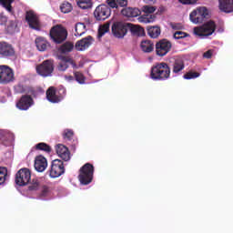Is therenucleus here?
Instances as JSON below:
<instances>
[{"label": "nucleus", "instance_id": "f257e3e1", "mask_svg": "<svg viewBox=\"0 0 233 233\" xmlns=\"http://www.w3.org/2000/svg\"><path fill=\"white\" fill-rule=\"evenodd\" d=\"M150 77L154 81H167L170 79V67L165 62L156 63L151 67Z\"/></svg>", "mask_w": 233, "mask_h": 233}, {"label": "nucleus", "instance_id": "f03ea898", "mask_svg": "<svg viewBox=\"0 0 233 233\" xmlns=\"http://www.w3.org/2000/svg\"><path fill=\"white\" fill-rule=\"evenodd\" d=\"M94 179V165L90 163L85 164L79 169L78 180L81 185H90Z\"/></svg>", "mask_w": 233, "mask_h": 233}, {"label": "nucleus", "instance_id": "7ed1b4c3", "mask_svg": "<svg viewBox=\"0 0 233 233\" xmlns=\"http://www.w3.org/2000/svg\"><path fill=\"white\" fill-rule=\"evenodd\" d=\"M49 35L51 39L56 45H61V43H65L66 41V37H68V31L63 25H56L50 29Z\"/></svg>", "mask_w": 233, "mask_h": 233}, {"label": "nucleus", "instance_id": "20e7f679", "mask_svg": "<svg viewBox=\"0 0 233 233\" xmlns=\"http://www.w3.org/2000/svg\"><path fill=\"white\" fill-rule=\"evenodd\" d=\"M193 32L198 37H208V35H212L216 32V22L209 20L200 26L194 27Z\"/></svg>", "mask_w": 233, "mask_h": 233}, {"label": "nucleus", "instance_id": "39448f33", "mask_svg": "<svg viewBox=\"0 0 233 233\" xmlns=\"http://www.w3.org/2000/svg\"><path fill=\"white\" fill-rule=\"evenodd\" d=\"M32 179V171L26 167L19 169L15 174V183L18 187H26Z\"/></svg>", "mask_w": 233, "mask_h": 233}, {"label": "nucleus", "instance_id": "423d86ee", "mask_svg": "<svg viewBox=\"0 0 233 233\" xmlns=\"http://www.w3.org/2000/svg\"><path fill=\"white\" fill-rule=\"evenodd\" d=\"M60 92L62 93L57 94L56 87L50 86L46 92L47 101H49V103H61L66 96V89L61 88Z\"/></svg>", "mask_w": 233, "mask_h": 233}, {"label": "nucleus", "instance_id": "0eeeda50", "mask_svg": "<svg viewBox=\"0 0 233 233\" xmlns=\"http://www.w3.org/2000/svg\"><path fill=\"white\" fill-rule=\"evenodd\" d=\"M112 7H109L107 4H101L96 7L94 11V17L96 21H106L112 15Z\"/></svg>", "mask_w": 233, "mask_h": 233}, {"label": "nucleus", "instance_id": "6e6552de", "mask_svg": "<svg viewBox=\"0 0 233 233\" xmlns=\"http://www.w3.org/2000/svg\"><path fill=\"white\" fill-rule=\"evenodd\" d=\"M208 17V9L207 7H198L193 10L189 15V19L191 23L195 25H199Z\"/></svg>", "mask_w": 233, "mask_h": 233}, {"label": "nucleus", "instance_id": "1a4fd4ad", "mask_svg": "<svg viewBox=\"0 0 233 233\" xmlns=\"http://www.w3.org/2000/svg\"><path fill=\"white\" fill-rule=\"evenodd\" d=\"M36 73L42 77H49L54 73V60L47 59L36 66Z\"/></svg>", "mask_w": 233, "mask_h": 233}, {"label": "nucleus", "instance_id": "9d476101", "mask_svg": "<svg viewBox=\"0 0 233 233\" xmlns=\"http://www.w3.org/2000/svg\"><path fill=\"white\" fill-rule=\"evenodd\" d=\"M170 50H172V43L167 39L164 38L157 42L156 52L157 56H159V57H164Z\"/></svg>", "mask_w": 233, "mask_h": 233}, {"label": "nucleus", "instance_id": "9b49d317", "mask_svg": "<svg viewBox=\"0 0 233 233\" xmlns=\"http://www.w3.org/2000/svg\"><path fill=\"white\" fill-rule=\"evenodd\" d=\"M14 81V70L8 66H0V84L8 85Z\"/></svg>", "mask_w": 233, "mask_h": 233}, {"label": "nucleus", "instance_id": "f8f14e48", "mask_svg": "<svg viewBox=\"0 0 233 233\" xmlns=\"http://www.w3.org/2000/svg\"><path fill=\"white\" fill-rule=\"evenodd\" d=\"M127 31L128 29L127 28V25L120 21L114 22L111 26V32L113 35L115 37H117L118 39H122V37H125Z\"/></svg>", "mask_w": 233, "mask_h": 233}, {"label": "nucleus", "instance_id": "ddd939ff", "mask_svg": "<svg viewBox=\"0 0 233 233\" xmlns=\"http://www.w3.org/2000/svg\"><path fill=\"white\" fill-rule=\"evenodd\" d=\"M63 174H65V165L63 161L59 159L53 160L49 173L50 177H59V176H63Z\"/></svg>", "mask_w": 233, "mask_h": 233}, {"label": "nucleus", "instance_id": "4468645a", "mask_svg": "<svg viewBox=\"0 0 233 233\" xmlns=\"http://www.w3.org/2000/svg\"><path fill=\"white\" fill-rule=\"evenodd\" d=\"M25 21L28 23L30 28L33 30H41V25H39V17L34 13V11H27L25 14Z\"/></svg>", "mask_w": 233, "mask_h": 233}, {"label": "nucleus", "instance_id": "2eb2a0df", "mask_svg": "<svg viewBox=\"0 0 233 233\" xmlns=\"http://www.w3.org/2000/svg\"><path fill=\"white\" fill-rule=\"evenodd\" d=\"M32 105H34V98L29 95H24L17 101L16 108H19V110H28Z\"/></svg>", "mask_w": 233, "mask_h": 233}, {"label": "nucleus", "instance_id": "dca6fc26", "mask_svg": "<svg viewBox=\"0 0 233 233\" xmlns=\"http://www.w3.org/2000/svg\"><path fill=\"white\" fill-rule=\"evenodd\" d=\"M0 56L2 57H14L15 56V49L6 42H0Z\"/></svg>", "mask_w": 233, "mask_h": 233}, {"label": "nucleus", "instance_id": "f3484780", "mask_svg": "<svg viewBox=\"0 0 233 233\" xmlns=\"http://www.w3.org/2000/svg\"><path fill=\"white\" fill-rule=\"evenodd\" d=\"M92 43H94V37H92L91 35L82 38L76 43V50L83 52V50H86V48H88L92 45Z\"/></svg>", "mask_w": 233, "mask_h": 233}, {"label": "nucleus", "instance_id": "a211bd4d", "mask_svg": "<svg viewBox=\"0 0 233 233\" xmlns=\"http://www.w3.org/2000/svg\"><path fill=\"white\" fill-rule=\"evenodd\" d=\"M46 167H48V161L46 157L39 155L35 158V169L36 172H45L46 170Z\"/></svg>", "mask_w": 233, "mask_h": 233}, {"label": "nucleus", "instance_id": "6ab92c4d", "mask_svg": "<svg viewBox=\"0 0 233 233\" xmlns=\"http://www.w3.org/2000/svg\"><path fill=\"white\" fill-rule=\"evenodd\" d=\"M56 154L63 159L64 161H70V151L68 147H66L63 144H58L56 147Z\"/></svg>", "mask_w": 233, "mask_h": 233}, {"label": "nucleus", "instance_id": "aec40b11", "mask_svg": "<svg viewBox=\"0 0 233 233\" xmlns=\"http://www.w3.org/2000/svg\"><path fill=\"white\" fill-rule=\"evenodd\" d=\"M120 12L124 17H137V15H141V10L137 7H124Z\"/></svg>", "mask_w": 233, "mask_h": 233}, {"label": "nucleus", "instance_id": "412c9836", "mask_svg": "<svg viewBox=\"0 0 233 233\" xmlns=\"http://www.w3.org/2000/svg\"><path fill=\"white\" fill-rule=\"evenodd\" d=\"M107 6L109 8L119 10V8L128 6V0H107Z\"/></svg>", "mask_w": 233, "mask_h": 233}, {"label": "nucleus", "instance_id": "4be33fe9", "mask_svg": "<svg viewBox=\"0 0 233 233\" xmlns=\"http://www.w3.org/2000/svg\"><path fill=\"white\" fill-rule=\"evenodd\" d=\"M35 43L39 52H45L50 46V43H48V40L42 36L36 37Z\"/></svg>", "mask_w": 233, "mask_h": 233}, {"label": "nucleus", "instance_id": "5701e85b", "mask_svg": "<svg viewBox=\"0 0 233 233\" xmlns=\"http://www.w3.org/2000/svg\"><path fill=\"white\" fill-rule=\"evenodd\" d=\"M219 9L221 12L230 14L233 12V0H219Z\"/></svg>", "mask_w": 233, "mask_h": 233}, {"label": "nucleus", "instance_id": "b1692460", "mask_svg": "<svg viewBox=\"0 0 233 233\" xmlns=\"http://www.w3.org/2000/svg\"><path fill=\"white\" fill-rule=\"evenodd\" d=\"M140 47L142 52L145 54H150V52H154V43L150 40H143L140 44Z\"/></svg>", "mask_w": 233, "mask_h": 233}, {"label": "nucleus", "instance_id": "393cba45", "mask_svg": "<svg viewBox=\"0 0 233 233\" xmlns=\"http://www.w3.org/2000/svg\"><path fill=\"white\" fill-rule=\"evenodd\" d=\"M182 70H185V62L181 59H175L172 64L173 74H179Z\"/></svg>", "mask_w": 233, "mask_h": 233}, {"label": "nucleus", "instance_id": "a878e982", "mask_svg": "<svg viewBox=\"0 0 233 233\" xmlns=\"http://www.w3.org/2000/svg\"><path fill=\"white\" fill-rule=\"evenodd\" d=\"M147 35L152 39H157L161 35V28L159 26H147Z\"/></svg>", "mask_w": 233, "mask_h": 233}, {"label": "nucleus", "instance_id": "bb28decb", "mask_svg": "<svg viewBox=\"0 0 233 233\" xmlns=\"http://www.w3.org/2000/svg\"><path fill=\"white\" fill-rule=\"evenodd\" d=\"M75 35L76 37H81V35H83V34L86 33V25H85V23H76V26H75Z\"/></svg>", "mask_w": 233, "mask_h": 233}, {"label": "nucleus", "instance_id": "cd10ccee", "mask_svg": "<svg viewBox=\"0 0 233 233\" xmlns=\"http://www.w3.org/2000/svg\"><path fill=\"white\" fill-rule=\"evenodd\" d=\"M74 50V43L72 42H66L58 48L60 54H69Z\"/></svg>", "mask_w": 233, "mask_h": 233}, {"label": "nucleus", "instance_id": "c85d7f7f", "mask_svg": "<svg viewBox=\"0 0 233 233\" xmlns=\"http://www.w3.org/2000/svg\"><path fill=\"white\" fill-rule=\"evenodd\" d=\"M60 61L58 64V70L59 72H65L68 68V56H60Z\"/></svg>", "mask_w": 233, "mask_h": 233}, {"label": "nucleus", "instance_id": "c756f323", "mask_svg": "<svg viewBox=\"0 0 233 233\" xmlns=\"http://www.w3.org/2000/svg\"><path fill=\"white\" fill-rule=\"evenodd\" d=\"M42 185L43 184L41 183V181L39 179L33 178L32 182L28 186V190H30L31 192H35L36 190H39L41 188Z\"/></svg>", "mask_w": 233, "mask_h": 233}, {"label": "nucleus", "instance_id": "7c9ffc66", "mask_svg": "<svg viewBox=\"0 0 233 233\" xmlns=\"http://www.w3.org/2000/svg\"><path fill=\"white\" fill-rule=\"evenodd\" d=\"M76 5L82 10H88L92 8V0H77Z\"/></svg>", "mask_w": 233, "mask_h": 233}, {"label": "nucleus", "instance_id": "2f4dec72", "mask_svg": "<svg viewBox=\"0 0 233 233\" xmlns=\"http://www.w3.org/2000/svg\"><path fill=\"white\" fill-rule=\"evenodd\" d=\"M35 150H42V152H46L47 154H50L52 152V147L45 143V142H40L35 146Z\"/></svg>", "mask_w": 233, "mask_h": 233}, {"label": "nucleus", "instance_id": "473e14b6", "mask_svg": "<svg viewBox=\"0 0 233 233\" xmlns=\"http://www.w3.org/2000/svg\"><path fill=\"white\" fill-rule=\"evenodd\" d=\"M12 3L14 0H0V5L3 8H5L9 14H14V8H12Z\"/></svg>", "mask_w": 233, "mask_h": 233}, {"label": "nucleus", "instance_id": "72a5a7b5", "mask_svg": "<svg viewBox=\"0 0 233 233\" xmlns=\"http://www.w3.org/2000/svg\"><path fill=\"white\" fill-rule=\"evenodd\" d=\"M110 31V22H106L103 25L99 26L98 29V38L101 39L102 36H104L106 32Z\"/></svg>", "mask_w": 233, "mask_h": 233}, {"label": "nucleus", "instance_id": "f704fd0d", "mask_svg": "<svg viewBox=\"0 0 233 233\" xmlns=\"http://www.w3.org/2000/svg\"><path fill=\"white\" fill-rule=\"evenodd\" d=\"M156 19V15H142L138 17L139 23H154V20Z\"/></svg>", "mask_w": 233, "mask_h": 233}, {"label": "nucleus", "instance_id": "c9c22d12", "mask_svg": "<svg viewBox=\"0 0 233 233\" xmlns=\"http://www.w3.org/2000/svg\"><path fill=\"white\" fill-rule=\"evenodd\" d=\"M40 193H39V198L43 199V198H48L50 194V187L46 185H43L39 188Z\"/></svg>", "mask_w": 233, "mask_h": 233}, {"label": "nucleus", "instance_id": "e433bc0d", "mask_svg": "<svg viewBox=\"0 0 233 233\" xmlns=\"http://www.w3.org/2000/svg\"><path fill=\"white\" fill-rule=\"evenodd\" d=\"M8 177V169L6 167H0V185H5Z\"/></svg>", "mask_w": 233, "mask_h": 233}, {"label": "nucleus", "instance_id": "4c0bfd02", "mask_svg": "<svg viewBox=\"0 0 233 233\" xmlns=\"http://www.w3.org/2000/svg\"><path fill=\"white\" fill-rule=\"evenodd\" d=\"M74 76L76 81L79 83V85H85V81L86 78L85 77V75H83V73L79 71H74Z\"/></svg>", "mask_w": 233, "mask_h": 233}, {"label": "nucleus", "instance_id": "58836bf2", "mask_svg": "<svg viewBox=\"0 0 233 233\" xmlns=\"http://www.w3.org/2000/svg\"><path fill=\"white\" fill-rule=\"evenodd\" d=\"M60 10L63 14H69V12H72V5L68 2L63 3L60 5Z\"/></svg>", "mask_w": 233, "mask_h": 233}, {"label": "nucleus", "instance_id": "ea45409f", "mask_svg": "<svg viewBox=\"0 0 233 233\" xmlns=\"http://www.w3.org/2000/svg\"><path fill=\"white\" fill-rule=\"evenodd\" d=\"M63 137L66 141H72V139H74V131L71 129H66L63 133Z\"/></svg>", "mask_w": 233, "mask_h": 233}, {"label": "nucleus", "instance_id": "a19ab883", "mask_svg": "<svg viewBox=\"0 0 233 233\" xmlns=\"http://www.w3.org/2000/svg\"><path fill=\"white\" fill-rule=\"evenodd\" d=\"M142 12H144L146 15H151V14H154L156 12V7L152 5H144L142 7Z\"/></svg>", "mask_w": 233, "mask_h": 233}, {"label": "nucleus", "instance_id": "79ce46f5", "mask_svg": "<svg viewBox=\"0 0 233 233\" xmlns=\"http://www.w3.org/2000/svg\"><path fill=\"white\" fill-rule=\"evenodd\" d=\"M174 39H185V37H188V34L183 31H177L173 35Z\"/></svg>", "mask_w": 233, "mask_h": 233}, {"label": "nucleus", "instance_id": "37998d69", "mask_svg": "<svg viewBox=\"0 0 233 233\" xmlns=\"http://www.w3.org/2000/svg\"><path fill=\"white\" fill-rule=\"evenodd\" d=\"M199 77V73L189 71L184 75V79H196Z\"/></svg>", "mask_w": 233, "mask_h": 233}, {"label": "nucleus", "instance_id": "c03bdc74", "mask_svg": "<svg viewBox=\"0 0 233 233\" xmlns=\"http://www.w3.org/2000/svg\"><path fill=\"white\" fill-rule=\"evenodd\" d=\"M170 27L172 28V30H184L185 29V25H183V24H181V23H170Z\"/></svg>", "mask_w": 233, "mask_h": 233}, {"label": "nucleus", "instance_id": "a18cd8bd", "mask_svg": "<svg viewBox=\"0 0 233 233\" xmlns=\"http://www.w3.org/2000/svg\"><path fill=\"white\" fill-rule=\"evenodd\" d=\"M182 5H196L198 0H178Z\"/></svg>", "mask_w": 233, "mask_h": 233}, {"label": "nucleus", "instance_id": "49530a36", "mask_svg": "<svg viewBox=\"0 0 233 233\" xmlns=\"http://www.w3.org/2000/svg\"><path fill=\"white\" fill-rule=\"evenodd\" d=\"M16 91L19 94H25V92H26V88H25L24 85L19 84L18 86H16Z\"/></svg>", "mask_w": 233, "mask_h": 233}, {"label": "nucleus", "instance_id": "de8ad7c7", "mask_svg": "<svg viewBox=\"0 0 233 233\" xmlns=\"http://www.w3.org/2000/svg\"><path fill=\"white\" fill-rule=\"evenodd\" d=\"M8 22V17L5 16V15H0V25H6Z\"/></svg>", "mask_w": 233, "mask_h": 233}, {"label": "nucleus", "instance_id": "09e8293b", "mask_svg": "<svg viewBox=\"0 0 233 233\" xmlns=\"http://www.w3.org/2000/svg\"><path fill=\"white\" fill-rule=\"evenodd\" d=\"M67 61H68L69 65H71V66L73 68H77V64H76L74 59H72L70 56H67Z\"/></svg>", "mask_w": 233, "mask_h": 233}, {"label": "nucleus", "instance_id": "8fccbe9b", "mask_svg": "<svg viewBox=\"0 0 233 233\" xmlns=\"http://www.w3.org/2000/svg\"><path fill=\"white\" fill-rule=\"evenodd\" d=\"M203 57H205V59H210L212 57V50H208L205 52L203 54Z\"/></svg>", "mask_w": 233, "mask_h": 233}, {"label": "nucleus", "instance_id": "3c124183", "mask_svg": "<svg viewBox=\"0 0 233 233\" xmlns=\"http://www.w3.org/2000/svg\"><path fill=\"white\" fill-rule=\"evenodd\" d=\"M65 80L66 81H74V76H65Z\"/></svg>", "mask_w": 233, "mask_h": 233}, {"label": "nucleus", "instance_id": "603ef678", "mask_svg": "<svg viewBox=\"0 0 233 233\" xmlns=\"http://www.w3.org/2000/svg\"><path fill=\"white\" fill-rule=\"evenodd\" d=\"M145 3H156V0H144Z\"/></svg>", "mask_w": 233, "mask_h": 233}, {"label": "nucleus", "instance_id": "864d4df0", "mask_svg": "<svg viewBox=\"0 0 233 233\" xmlns=\"http://www.w3.org/2000/svg\"><path fill=\"white\" fill-rule=\"evenodd\" d=\"M106 3L108 5V0H106Z\"/></svg>", "mask_w": 233, "mask_h": 233}, {"label": "nucleus", "instance_id": "5fc2aeb1", "mask_svg": "<svg viewBox=\"0 0 233 233\" xmlns=\"http://www.w3.org/2000/svg\"><path fill=\"white\" fill-rule=\"evenodd\" d=\"M135 32H137V29H135Z\"/></svg>", "mask_w": 233, "mask_h": 233}, {"label": "nucleus", "instance_id": "6e6d98bb", "mask_svg": "<svg viewBox=\"0 0 233 233\" xmlns=\"http://www.w3.org/2000/svg\"><path fill=\"white\" fill-rule=\"evenodd\" d=\"M0 137H1V135H0Z\"/></svg>", "mask_w": 233, "mask_h": 233}]
</instances>
